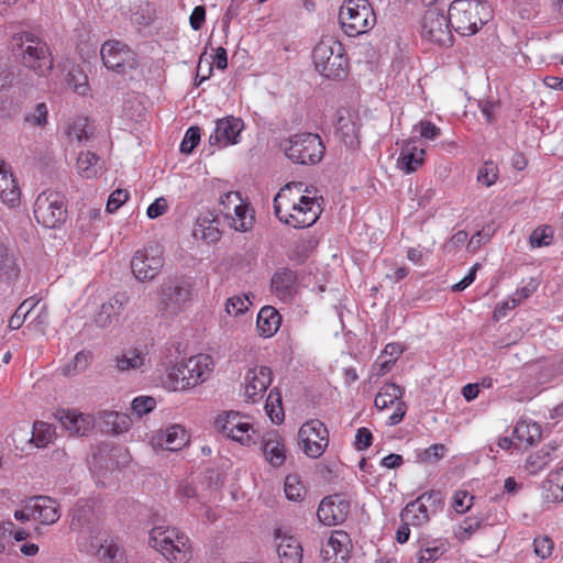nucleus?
Wrapping results in <instances>:
<instances>
[{
  "mask_svg": "<svg viewBox=\"0 0 563 563\" xmlns=\"http://www.w3.org/2000/svg\"><path fill=\"white\" fill-rule=\"evenodd\" d=\"M194 297L195 289L190 278L168 277L155 289L156 314L164 319H173L191 306Z\"/></svg>",
  "mask_w": 563,
  "mask_h": 563,
  "instance_id": "f257e3e1",
  "label": "nucleus"
},
{
  "mask_svg": "<svg viewBox=\"0 0 563 563\" xmlns=\"http://www.w3.org/2000/svg\"><path fill=\"white\" fill-rule=\"evenodd\" d=\"M316 70L332 80L347 76L349 58L342 43L333 36H322L312 51Z\"/></svg>",
  "mask_w": 563,
  "mask_h": 563,
  "instance_id": "f03ea898",
  "label": "nucleus"
},
{
  "mask_svg": "<svg viewBox=\"0 0 563 563\" xmlns=\"http://www.w3.org/2000/svg\"><path fill=\"white\" fill-rule=\"evenodd\" d=\"M12 52L21 58L23 66L38 76H46L53 69V58L45 41L30 32L12 37Z\"/></svg>",
  "mask_w": 563,
  "mask_h": 563,
  "instance_id": "7ed1b4c3",
  "label": "nucleus"
},
{
  "mask_svg": "<svg viewBox=\"0 0 563 563\" xmlns=\"http://www.w3.org/2000/svg\"><path fill=\"white\" fill-rule=\"evenodd\" d=\"M449 12L451 26L463 36L477 33L493 16L490 5L481 0H454Z\"/></svg>",
  "mask_w": 563,
  "mask_h": 563,
  "instance_id": "20e7f679",
  "label": "nucleus"
},
{
  "mask_svg": "<svg viewBox=\"0 0 563 563\" xmlns=\"http://www.w3.org/2000/svg\"><path fill=\"white\" fill-rule=\"evenodd\" d=\"M213 366L210 355L198 354L170 366L167 378L174 390H184L207 380Z\"/></svg>",
  "mask_w": 563,
  "mask_h": 563,
  "instance_id": "39448f33",
  "label": "nucleus"
},
{
  "mask_svg": "<svg viewBox=\"0 0 563 563\" xmlns=\"http://www.w3.org/2000/svg\"><path fill=\"white\" fill-rule=\"evenodd\" d=\"M188 537L176 528L154 527L150 532V545L159 551L172 563H187L189 560Z\"/></svg>",
  "mask_w": 563,
  "mask_h": 563,
  "instance_id": "423d86ee",
  "label": "nucleus"
},
{
  "mask_svg": "<svg viewBox=\"0 0 563 563\" xmlns=\"http://www.w3.org/2000/svg\"><path fill=\"white\" fill-rule=\"evenodd\" d=\"M339 22L347 36L366 33L376 24L375 12L368 0H344Z\"/></svg>",
  "mask_w": 563,
  "mask_h": 563,
  "instance_id": "0eeeda50",
  "label": "nucleus"
},
{
  "mask_svg": "<svg viewBox=\"0 0 563 563\" xmlns=\"http://www.w3.org/2000/svg\"><path fill=\"white\" fill-rule=\"evenodd\" d=\"M280 147L290 161L301 165L319 163L325 151L321 137L313 133L291 135L282 142Z\"/></svg>",
  "mask_w": 563,
  "mask_h": 563,
  "instance_id": "6e6552de",
  "label": "nucleus"
},
{
  "mask_svg": "<svg viewBox=\"0 0 563 563\" xmlns=\"http://www.w3.org/2000/svg\"><path fill=\"white\" fill-rule=\"evenodd\" d=\"M66 198L57 191H43L34 202L36 221L47 229H57L67 219Z\"/></svg>",
  "mask_w": 563,
  "mask_h": 563,
  "instance_id": "1a4fd4ad",
  "label": "nucleus"
},
{
  "mask_svg": "<svg viewBox=\"0 0 563 563\" xmlns=\"http://www.w3.org/2000/svg\"><path fill=\"white\" fill-rule=\"evenodd\" d=\"M322 212L321 206L316 197L301 195L294 199L290 209L283 208L279 216H276L280 222L295 229L309 228L317 222Z\"/></svg>",
  "mask_w": 563,
  "mask_h": 563,
  "instance_id": "9d476101",
  "label": "nucleus"
},
{
  "mask_svg": "<svg viewBox=\"0 0 563 563\" xmlns=\"http://www.w3.org/2000/svg\"><path fill=\"white\" fill-rule=\"evenodd\" d=\"M453 27L450 12L445 14L437 8L428 9L421 20V35L439 46L453 44Z\"/></svg>",
  "mask_w": 563,
  "mask_h": 563,
  "instance_id": "9b49d317",
  "label": "nucleus"
},
{
  "mask_svg": "<svg viewBox=\"0 0 563 563\" xmlns=\"http://www.w3.org/2000/svg\"><path fill=\"white\" fill-rule=\"evenodd\" d=\"M164 266L163 249L156 243L148 244L135 252L131 261L134 277L142 282L155 279Z\"/></svg>",
  "mask_w": 563,
  "mask_h": 563,
  "instance_id": "f8f14e48",
  "label": "nucleus"
},
{
  "mask_svg": "<svg viewBox=\"0 0 563 563\" xmlns=\"http://www.w3.org/2000/svg\"><path fill=\"white\" fill-rule=\"evenodd\" d=\"M298 439L303 453L311 459H318L329 444V432L322 421L312 419L300 427Z\"/></svg>",
  "mask_w": 563,
  "mask_h": 563,
  "instance_id": "ddd939ff",
  "label": "nucleus"
},
{
  "mask_svg": "<svg viewBox=\"0 0 563 563\" xmlns=\"http://www.w3.org/2000/svg\"><path fill=\"white\" fill-rule=\"evenodd\" d=\"M350 507V501L342 495H330L321 500L317 516L319 521L324 526L341 525L347 519Z\"/></svg>",
  "mask_w": 563,
  "mask_h": 563,
  "instance_id": "4468645a",
  "label": "nucleus"
},
{
  "mask_svg": "<svg viewBox=\"0 0 563 563\" xmlns=\"http://www.w3.org/2000/svg\"><path fill=\"white\" fill-rule=\"evenodd\" d=\"M244 129V122L232 115L218 119L213 133L209 137L210 145L224 147L239 142V136Z\"/></svg>",
  "mask_w": 563,
  "mask_h": 563,
  "instance_id": "2eb2a0df",
  "label": "nucleus"
},
{
  "mask_svg": "<svg viewBox=\"0 0 563 563\" xmlns=\"http://www.w3.org/2000/svg\"><path fill=\"white\" fill-rule=\"evenodd\" d=\"M128 301L126 292H117L107 302H103L95 317L97 327L102 329L115 327Z\"/></svg>",
  "mask_w": 563,
  "mask_h": 563,
  "instance_id": "dca6fc26",
  "label": "nucleus"
},
{
  "mask_svg": "<svg viewBox=\"0 0 563 563\" xmlns=\"http://www.w3.org/2000/svg\"><path fill=\"white\" fill-rule=\"evenodd\" d=\"M272 384V371L267 366L250 368L245 375V396L249 401L256 402Z\"/></svg>",
  "mask_w": 563,
  "mask_h": 563,
  "instance_id": "f3484780",
  "label": "nucleus"
},
{
  "mask_svg": "<svg viewBox=\"0 0 563 563\" xmlns=\"http://www.w3.org/2000/svg\"><path fill=\"white\" fill-rule=\"evenodd\" d=\"M56 418L71 435H87L93 428V418L89 415L62 409L56 412Z\"/></svg>",
  "mask_w": 563,
  "mask_h": 563,
  "instance_id": "a211bd4d",
  "label": "nucleus"
},
{
  "mask_svg": "<svg viewBox=\"0 0 563 563\" xmlns=\"http://www.w3.org/2000/svg\"><path fill=\"white\" fill-rule=\"evenodd\" d=\"M26 509L32 511L33 518H38L42 523L53 525L59 517V505L51 497L36 496L26 505Z\"/></svg>",
  "mask_w": 563,
  "mask_h": 563,
  "instance_id": "6ab92c4d",
  "label": "nucleus"
},
{
  "mask_svg": "<svg viewBox=\"0 0 563 563\" xmlns=\"http://www.w3.org/2000/svg\"><path fill=\"white\" fill-rule=\"evenodd\" d=\"M262 450L272 466L279 467L284 464L286 449L278 431L269 430L262 435Z\"/></svg>",
  "mask_w": 563,
  "mask_h": 563,
  "instance_id": "aec40b11",
  "label": "nucleus"
},
{
  "mask_svg": "<svg viewBox=\"0 0 563 563\" xmlns=\"http://www.w3.org/2000/svg\"><path fill=\"white\" fill-rule=\"evenodd\" d=\"M100 53L103 65L108 69L120 74L125 73L130 51H124L120 42H106Z\"/></svg>",
  "mask_w": 563,
  "mask_h": 563,
  "instance_id": "412c9836",
  "label": "nucleus"
},
{
  "mask_svg": "<svg viewBox=\"0 0 563 563\" xmlns=\"http://www.w3.org/2000/svg\"><path fill=\"white\" fill-rule=\"evenodd\" d=\"M20 275L16 252L14 247L0 243V280L7 284L13 283Z\"/></svg>",
  "mask_w": 563,
  "mask_h": 563,
  "instance_id": "4be33fe9",
  "label": "nucleus"
},
{
  "mask_svg": "<svg viewBox=\"0 0 563 563\" xmlns=\"http://www.w3.org/2000/svg\"><path fill=\"white\" fill-rule=\"evenodd\" d=\"M360 130L361 124L357 117H353L350 113L347 115L339 113L336 132L347 147L355 148L360 145Z\"/></svg>",
  "mask_w": 563,
  "mask_h": 563,
  "instance_id": "5701e85b",
  "label": "nucleus"
},
{
  "mask_svg": "<svg viewBox=\"0 0 563 563\" xmlns=\"http://www.w3.org/2000/svg\"><path fill=\"white\" fill-rule=\"evenodd\" d=\"M296 284V273L287 267L276 269L271 279L272 290L279 298L291 296L295 292Z\"/></svg>",
  "mask_w": 563,
  "mask_h": 563,
  "instance_id": "b1692460",
  "label": "nucleus"
},
{
  "mask_svg": "<svg viewBox=\"0 0 563 563\" xmlns=\"http://www.w3.org/2000/svg\"><path fill=\"white\" fill-rule=\"evenodd\" d=\"M275 534L277 539H280L277 544V554L280 563H301L302 548L299 541L292 536H282L280 530H277Z\"/></svg>",
  "mask_w": 563,
  "mask_h": 563,
  "instance_id": "393cba45",
  "label": "nucleus"
},
{
  "mask_svg": "<svg viewBox=\"0 0 563 563\" xmlns=\"http://www.w3.org/2000/svg\"><path fill=\"white\" fill-rule=\"evenodd\" d=\"M302 192H310L308 187L301 181H291L286 184L279 189L274 198V212L275 216H279L283 208L290 209V203L294 199H298Z\"/></svg>",
  "mask_w": 563,
  "mask_h": 563,
  "instance_id": "a878e982",
  "label": "nucleus"
},
{
  "mask_svg": "<svg viewBox=\"0 0 563 563\" xmlns=\"http://www.w3.org/2000/svg\"><path fill=\"white\" fill-rule=\"evenodd\" d=\"M21 189L10 169V166L0 172V199L9 207H15L20 202Z\"/></svg>",
  "mask_w": 563,
  "mask_h": 563,
  "instance_id": "bb28decb",
  "label": "nucleus"
},
{
  "mask_svg": "<svg viewBox=\"0 0 563 563\" xmlns=\"http://www.w3.org/2000/svg\"><path fill=\"white\" fill-rule=\"evenodd\" d=\"M282 324V316L276 308L272 306L263 307L256 320L258 334L263 338L273 336Z\"/></svg>",
  "mask_w": 563,
  "mask_h": 563,
  "instance_id": "cd10ccee",
  "label": "nucleus"
},
{
  "mask_svg": "<svg viewBox=\"0 0 563 563\" xmlns=\"http://www.w3.org/2000/svg\"><path fill=\"white\" fill-rule=\"evenodd\" d=\"M157 445L168 450L178 451L188 442L185 429L179 424L168 427L156 435Z\"/></svg>",
  "mask_w": 563,
  "mask_h": 563,
  "instance_id": "c85d7f7f",
  "label": "nucleus"
},
{
  "mask_svg": "<svg viewBox=\"0 0 563 563\" xmlns=\"http://www.w3.org/2000/svg\"><path fill=\"white\" fill-rule=\"evenodd\" d=\"M424 151L417 150L413 142H407L400 152L398 166L406 173H413L423 163Z\"/></svg>",
  "mask_w": 563,
  "mask_h": 563,
  "instance_id": "c756f323",
  "label": "nucleus"
},
{
  "mask_svg": "<svg viewBox=\"0 0 563 563\" xmlns=\"http://www.w3.org/2000/svg\"><path fill=\"white\" fill-rule=\"evenodd\" d=\"M405 389L395 383H386L375 397L374 405L377 409L383 410L401 399Z\"/></svg>",
  "mask_w": 563,
  "mask_h": 563,
  "instance_id": "7c9ffc66",
  "label": "nucleus"
},
{
  "mask_svg": "<svg viewBox=\"0 0 563 563\" xmlns=\"http://www.w3.org/2000/svg\"><path fill=\"white\" fill-rule=\"evenodd\" d=\"M556 450L555 445L548 444L531 454L526 462V468L530 474L542 471L551 461V454Z\"/></svg>",
  "mask_w": 563,
  "mask_h": 563,
  "instance_id": "2f4dec72",
  "label": "nucleus"
},
{
  "mask_svg": "<svg viewBox=\"0 0 563 563\" xmlns=\"http://www.w3.org/2000/svg\"><path fill=\"white\" fill-rule=\"evenodd\" d=\"M422 500L429 503V506L435 511L438 508L443 506L444 496L441 490H430L420 495L416 500L409 503L402 510L401 517L405 520H409V516L415 512V507Z\"/></svg>",
  "mask_w": 563,
  "mask_h": 563,
  "instance_id": "473e14b6",
  "label": "nucleus"
},
{
  "mask_svg": "<svg viewBox=\"0 0 563 563\" xmlns=\"http://www.w3.org/2000/svg\"><path fill=\"white\" fill-rule=\"evenodd\" d=\"M155 5L148 1H140V3L132 9L131 21L139 26H148L155 20Z\"/></svg>",
  "mask_w": 563,
  "mask_h": 563,
  "instance_id": "72a5a7b5",
  "label": "nucleus"
},
{
  "mask_svg": "<svg viewBox=\"0 0 563 563\" xmlns=\"http://www.w3.org/2000/svg\"><path fill=\"white\" fill-rule=\"evenodd\" d=\"M265 410L273 423L280 424L284 421L285 413L283 409L282 394L277 388L271 389L266 399Z\"/></svg>",
  "mask_w": 563,
  "mask_h": 563,
  "instance_id": "f704fd0d",
  "label": "nucleus"
},
{
  "mask_svg": "<svg viewBox=\"0 0 563 563\" xmlns=\"http://www.w3.org/2000/svg\"><path fill=\"white\" fill-rule=\"evenodd\" d=\"M514 435L518 440H525L528 444L533 445L541 440V427L537 422L520 421L514 429Z\"/></svg>",
  "mask_w": 563,
  "mask_h": 563,
  "instance_id": "c9c22d12",
  "label": "nucleus"
},
{
  "mask_svg": "<svg viewBox=\"0 0 563 563\" xmlns=\"http://www.w3.org/2000/svg\"><path fill=\"white\" fill-rule=\"evenodd\" d=\"M244 419L245 417L238 411L224 412L216 419V427L221 433L230 438L235 429L242 426Z\"/></svg>",
  "mask_w": 563,
  "mask_h": 563,
  "instance_id": "e433bc0d",
  "label": "nucleus"
},
{
  "mask_svg": "<svg viewBox=\"0 0 563 563\" xmlns=\"http://www.w3.org/2000/svg\"><path fill=\"white\" fill-rule=\"evenodd\" d=\"M484 523V519L478 516H468L466 517L461 525L454 531V537L461 541L465 542L472 538V536L478 531Z\"/></svg>",
  "mask_w": 563,
  "mask_h": 563,
  "instance_id": "4c0bfd02",
  "label": "nucleus"
},
{
  "mask_svg": "<svg viewBox=\"0 0 563 563\" xmlns=\"http://www.w3.org/2000/svg\"><path fill=\"white\" fill-rule=\"evenodd\" d=\"M235 218H232L231 225L234 230L240 232H247L252 229L254 223L253 214H249V206L244 205L243 201L235 205L234 208Z\"/></svg>",
  "mask_w": 563,
  "mask_h": 563,
  "instance_id": "58836bf2",
  "label": "nucleus"
},
{
  "mask_svg": "<svg viewBox=\"0 0 563 563\" xmlns=\"http://www.w3.org/2000/svg\"><path fill=\"white\" fill-rule=\"evenodd\" d=\"M145 364V355L140 351H130L115 357L117 368L121 372L139 369Z\"/></svg>",
  "mask_w": 563,
  "mask_h": 563,
  "instance_id": "ea45409f",
  "label": "nucleus"
},
{
  "mask_svg": "<svg viewBox=\"0 0 563 563\" xmlns=\"http://www.w3.org/2000/svg\"><path fill=\"white\" fill-rule=\"evenodd\" d=\"M220 221L217 216L209 213L208 217L198 219V227L201 229L202 239L209 242L220 240L221 233L218 228Z\"/></svg>",
  "mask_w": 563,
  "mask_h": 563,
  "instance_id": "a19ab883",
  "label": "nucleus"
},
{
  "mask_svg": "<svg viewBox=\"0 0 563 563\" xmlns=\"http://www.w3.org/2000/svg\"><path fill=\"white\" fill-rule=\"evenodd\" d=\"M286 497L289 500L298 501L303 497L305 494V487L301 484L298 475L296 474H289L287 475L285 479V487H284Z\"/></svg>",
  "mask_w": 563,
  "mask_h": 563,
  "instance_id": "79ce46f5",
  "label": "nucleus"
},
{
  "mask_svg": "<svg viewBox=\"0 0 563 563\" xmlns=\"http://www.w3.org/2000/svg\"><path fill=\"white\" fill-rule=\"evenodd\" d=\"M553 241V229L550 225L534 229L529 238L532 247L548 246Z\"/></svg>",
  "mask_w": 563,
  "mask_h": 563,
  "instance_id": "37998d69",
  "label": "nucleus"
},
{
  "mask_svg": "<svg viewBox=\"0 0 563 563\" xmlns=\"http://www.w3.org/2000/svg\"><path fill=\"white\" fill-rule=\"evenodd\" d=\"M258 435L253 430L252 424L247 421H243L242 426L235 429V432L230 437V439L240 442L243 445H251L256 443V439Z\"/></svg>",
  "mask_w": 563,
  "mask_h": 563,
  "instance_id": "c03bdc74",
  "label": "nucleus"
},
{
  "mask_svg": "<svg viewBox=\"0 0 563 563\" xmlns=\"http://www.w3.org/2000/svg\"><path fill=\"white\" fill-rule=\"evenodd\" d=\"M498 178V167L492 162H485L484 165L479 168L477 174V180L485 185L486 187H490L496 183Z\"/></svg>",
  "mask_w": 563,
  "mask_h": 563,
  "instance_id": "a18cd8bd",
  "label": "nucleus"
},
{
  "mask_svg": "<svg viewBox=\"0 0 563 563\" xmlns=\"http://www.w3.org/2000/svg\"><path fill=\"white\" fill-rule=\"evenodd\" d=\"M32 433L35 445L37 448L45 446L52 437V426L43 421H35Z\"/></svg>",
  "mask_w": 563,
  "mask_h": 563,
  "instance_id": "49530a36",
  "label": "nucleus"
},
{
  "mask_svg": "<svg viewBox=\"0 0 563 563\" xmlns=\"http://www.w3.org/2000/svg\"><path fill=\"white\" fill-rule=\"evenodd\" d=\"M36 303L29 302V300H24L15 310V312L11 316L9 320V329L18 330L23 324L26 316L31 312V310L35 307Z\"/></svg>",
  "mask_w": 563,
  "mask_h": 563,
  "instance_id": "de8ad7c7",
  "label": "nucleus"
},
{
  "mask_svg": "<svg viewBox=\"0 0 563 563\" xmlns=\"http://www.w3.org/2000/svg\"><path fill=\"white\" fill-rule=\"evenodd\" d=\"M474 496L467 490L459 489L454 493L452 507L457 514H464L473 506Z\"/></svg>",
  "mask_w": 563,
  "mask_h": 563,
  "instance_id": "09e8293b",
  "label": "nucleus"
},
{
  "mask_svg": "<svg viewBox=\"0 0 563 563\" xmlns=\"http://www.w3.org/2000/svg\"><path fill=\"white\" fill-rule=\"evenodd\" d=\"M200 141V128L190 126L180 143V152L184 154H190Z\"/></svg>",
  "mask_w": 563,
  "mask_h": 563,
  "instance_id": "8fccbe9b",
  "label": "nucleus"
},
{
  "mask_svg": "<svg viewBox=\"0 0 563 563\" xmlns=\"http://www.w3.org/2000/svg\"><path fill=\"white\" fill-rule=\"evenodd\" d=\"M47 113L46 103H37L32 112L24 115V122L32 125L44 126L47 123Z\"/></svg>",
  "mask_w": 563,
  "mask_h": 563,
  "instance_id": "3c124183",
  "label": "nucleus"
},
{
  "mask_svg": "<svg viewBox=\"0 0 563 563\" xmlns=\"http://www.w3.org/2000/svg\"><path fill=\"white\" fill-rule=\"evenodd\" d=\"M156 406V400L150 396H140L134 398L131 405V409L133 413L137 415V417H142L148 412H151Z\"/></svg>",
  "mask_w": 563,
  "mask_h": 563,
  "instance_id": "603ef678",
  "label": "nucleus"
},
{
  "mask_svg": "<svg viewBox=\"0 0 563 563\" xmlns=\"http://www.w3.org/2000/svg\"><path fill=\"white\" fill-rule=\"evenodd\" d=\"M99 159V156L90 151L80 152L77 158V167L89 178L91 176V167L95 166Z\"/></svg>",
  "mask_w": 563,
  "mask_h": 563,
  "instance_id": "864d4df0",
  "label": "nucleus"
},
{
  "mask_svg": "<svg viewBox=\"0 0 563 563\" xmlns=\"http://www.w3.org/2000/svg\"><path fill=\"white\" fill-rule=\"evenodd\" d=\"M533 548L537 556L548 559L553 552L554 542L548 536L537 537L533 541Z\"/></svg>",
  "mask_w": 563,
  "mask_h": 563,
  "instance_id": "5fc2aeb1",
  "label": "nucleus"
},
{
  "mask_svg": "<svg viewBox=\"0 0 563 563\" xmlns=\"http://www.w3.org/2000/svg\"><path fill=\"white\" fill-rule=\"evenodd\" d=\"M445 450L444 444H432L419 454V459L423 463H437L443 459Z\"/></svg>",
  "mask_w": 563,
  "mask_h": 563,
  "instance_id": "6e6d98bb",
  "label": "nucleus"
},
{
  "mask_svg": "<svg viewBox=\"0 0 563 563\" xmlns=\"http://www.w3.org/2000/svg\"><path fill=\"white\" fill-rule=\"evenodd\" d=\"M552 485L561 486V494H545L548 501H562L563 500V467L560 471L551 472L549 474V486Z\"/></svg>",
  "mask_w": 563,
  "mask_h": 563,
  "instance_id": "4d7b16f0",
  "label": "nucleus"
},
{
  "mask_svg": "<svg viewBox=\"0 0 563 563\" xmlns=\"http://www.w3.org/2000/svg\"><path fill=\"white\" fill-rule=\"evenodd\" d=\"M129 198L128 190L117 189L114 190L108 199L107 202V211L109 213L115 212Z\"/></svg>",
  "mask_w": 563,
  "mask_h": 563,
  "instance_id": "13d9d810",
  "label": "nucleus"
},
{
  "mask_svg": "<svg viewBox=\"0 0 563 563\" xmlns=\"http://www.w3.org/2000/svg\"><path fill=\"white\" fill-rule=\"evenodd\" d=\"M247 298L239 296L231 297L227 300L225 310L231 316H239L247 310Z\"/></svg>",
  "mask_w": 563,
  "mask_h": 563,
  "instance_id": "bf43d9fd",
  "label": "nucleus"
},
{
  "mask_svg": "<svg viewBox=\"0 0 563 563\" xmlns=\"http://www.w3.org/2000/svg\"><path fill=\"white\" fill-rule=\"evenodd\" d=\"M538 288V283L534 279H531L528 285L518 288L511 298V307H516L522 300L530 297Z\"/></svg>",
  "mask_w": 563,
  "mask_h": 563,
  "instance_id": "052dcab7",
  "label": "nucleus"
},
{
  "mask_svg": "<svg viewBox=\"0 0 563 563\" xmlns=\"http://www.w3.org/2000/svg\"><path fill=\"white\" fill-rule=\"evenodd\" d=\"M90 509L86 505L76 504L74 508L71 527L81 528L88 522Z\"/></svg>",
  "mask_w": 563,
  "mask_h": 563,
  "instance_id": "680f3d73",
  "label": "nucleus"
},
{
  "mask_svg": "<svg viewBox=\"0 0 563 563\" xmlns=\"http://www.w3.org/2000/svg\"><path fill=\"white\" fill-rule=\"evenodd\" d=\"M373 434L367 428H360L355 434V448L358 451H364L372 445Z\"/></svg>",
  "mask_w": 563,
  "mask_h": 563,
  "instance_id": "e2e57ef3",
  "label": "nucleus"
},
{
  "mask_svg": "<svg viewBox=\"0 0 563 563\" xmlns=\"http://www.w3.org/2000/svg\"><path fill=\"white\" fill-rule=\"evenodd\" d=\"M446 551L445 544L440 543L432 547H427L426 549L420 551V558H422V561H437L439 558H441Z\"/></svg>",
  "mask_w": 563,
  "mask_h": 563,
  "instance_id": "0e129e2a",
  "label": "nucleus"
},
{
  "mask_svg": "<svg viewBox=\"0 0 563 563\" xmlns=\"http://www.w3.org/2000/svg\"><path fill=\"white\" fill-rule=\"evenodd\" d=\"M481 268V264L476 263L474 264L468 273L455 285L452 286L453 291H462L466 289L476 278V272Z\"/></svg>",
  "mask_w": 563,
  "mask_h": 563,
  "instance_id": "69168bd1",
  "label": "nucleus"
},
{
  "mask_svg": "<svg viewBox=\"0 0 563 563\" xmlns=\"http://www.w3.org/2000/svg\"><path fill=\"white\" fill-rule=\"evenodd\" d=\"M206 21V8L203 5H197L192 10L189 23L192 30L199 31Z\"/></svg>",
  "mask_w": 563,
  "mask_h": 563,
  "instance_id": "338daca9",
  "label": "nucleus"
},
{
  "mask_svg": "<svg viewBox=\"0 0 563 563\" xmlns=\"http://www.w3.org/2000/svg\"><path fill=\"white\" fill-rule=\"evenodd\" d=\"M167 201L164 198H157L154 202H152L147 208V217L150 219H156L163 216L167 211Z\"/></svg>",
  "mask_w": 563,
  "mask_h": 563,
  "instance_id": "774afa93",
  "label": "nucleus"
}]
</instances>
